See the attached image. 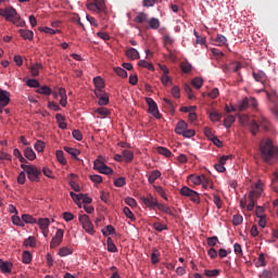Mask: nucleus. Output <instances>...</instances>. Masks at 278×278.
I'll return each mask as SVG.
<instances>
[{"mask_svg": "<svg viewBox=\"0 0 278 278\" xmlns=\"http://www.w3.org/2000/svg\"><path fill=\"white\" fill-rule=\"evenodd\" d=\"M26 85L29 87V88H40V83L36 79H28L26 81Z\"/></svg>", "mask_w": 278, "mask_h": 278, "instance_id": "6e6d98bb", "label": "nucleus"}, {"mask_svg": "<svg viewBox=\"0 0 278 278\" xmlns=\"http://www.w3.org/2000/svg\"><path fill=\"white\" fill-rule=\"evenodd\" d=\"M144 21H147V14L146 13H139L136 17H135V23H144Z\"/></svg>", "mask_w": 278, "mask_h": 278, "instance_id": "4d7b16f0", "label": "nucleus"}, {"mask_svg": "<svg viewBox=\"0 0 278 278\" xmlns=\"http://www.w3.org/2000/svg\"><path fill=\"white\" fill-rule=\"evenodd\" d=\"M157 153L160 155H164L165 157H170L173 155V152H170V150H168L164 147H159L157 148Z\"/></svg>", "mask_w": 278, "mask_h": 278, "instance_id": "72a5a7b5", "label": "nucleus"}, {"mask_svg": "<svg viewBox=\"0 0 278 278\" xmlns=\"http://www.w3.org/2000/svg\"><path fill=\"white\" fill-rule=\"evenodd\" d=\"M0 103H2V105L10 104V91L0 88Z\"/></svg>", "mask_w": 278, "mask_h": 278, "instance_id": "ddd939ff", "label": "nucleus"}, {"mask_svg": "<svg viewBox=\"0 0 278 278\" xmlns=\"http://www.w3.org/2000/svg\"><path fill=\"white\" fill-rule=\"evenodd\" d=\"M50 224L51 222L49 220V218H39L38 220L40 229H49Z\"/></svg>", "mask_w": 278, "mask_h": 278, "instance_id": "2f4dec72", "label": "nucleus"}, {"mask_svg": "<svg viewBox=\"0 0 278 278\" xmlns=\"http://www.w3.org/2000/svg\"><path fill=\"white\" fill-rule=\"evenodd\" d=\"M126 184H127V181L125 180V177H119L114 180V186L116 188H123V186H125Z\"/></svg>", "mask_w": 278, "mask_h": 278, "instance_id": "8fccbe9b", "label": "nucleus"}, {"mask_svg": "<svg viewBox=\"0 0 278 278\" xmlns=\"http://www.w3.org/2000/svg\"><path fill=\"white\" fill-rule=\"evenodd\" d=\"M18 34L24 38V40H34V31L29 29H20Z\"/></svg>", "mask_w": 278, "mask_h": 278, "instance_id": "f3484780", "label": "nucleus"}, {"mask_svg": "<svg viewBox=\"0 0 278 278\" xmlns=\"http://www.w3.org/2000/svg\"><path fill=\"white\" fill-rule=\"evenodd\" d=\"M208 116L213 123H218L223 118V115L217 111H212Z\"/></svg>", "mask_w": 278, "mask_h": 278, "instance_id": "c85d7f7f", "label": "nucleus"}, {"mask_svg": "<svg viewBox=\"0 0 278 278\" xmlns=\"http://www.w3.org/2000/svg\"><path fill=\"white\" fill-rule=\"evenodd\" d=\"M22 260L24 264H31V253L29 251L23 252Z\"/></svg>", "mask_w": 278, "mask_h": 278, "instance_id": "ea45409f", "label": "nucleus"}, {"mask_svg": "<svg viewBox=\"0 0 278 278\" xmlns=\"http://www.w3.org/2000/svg\"><path fill=\"white\" fill-rule=\"evenodd\" d=\"M98 103L99 105H108V103H110V97H108V93L100 97Z\"/></svg>", "mask_w": 278, "mask_h": 278, "instance_id": "603ef678", "label": "nucleus"}, {"mask_svg": "<svg viewBox=\"0 0 278 278\" xmlns=\"http://www.w3.org/2000/svg\"><path fill=\"white\" fill-rule=\"evenodd\" d=\"M188 129V124L185 121L178 122L175 132L178 134V136H182L184 132Z\"/></svg>", "mask_w": 278, "mask_h": 278, "instance_id": "4468645a", "label": "nucleus"}, {"mask_svg": "<svg viewBox=\"0 0 278 278\" xmlns=\"http://www.w3.org/2000/svg\"><path fill=\"white\" fill-rule=\"evenodd\" d=\"M93 84L96 86V89H103L105 88V83L103 81V78L101 76H97L93 78Z\"/></svg>", "mask_w": 278, "mask_h": 278, "instance_id": "bb28decb", "label": "nucleus"}, {"mask_svg": "<svg viewBox=\"0 0 278 278\" xmlns=\"http://www.w3.org/2000/svg\"><path fill=\"white\" fill-rule=\"evenodd\" d=\"M64 151H66V153H68V155H71L73 160H79V157L77 156H79L81 152L78 149L65 147Z\"/></svg>", "mask_w": 278, "mask_h": 278, "instance_id": "dca6fc26", "label": "nucleus"}, {"mask_svg": "<svg viewBox=\"0 0 278 278\" xmlns=\"http://www.w3.org/2000/svg\"><path fill=\"white\" fill-rule=\"evenodd\" d=\"M142 203L147 205V207H151V210H155L160 202H157V199L154 198L153 195L149 194L148 197H142L141 198Z\"/></svg>", "mask_w": 278, "mask_h": 278, "instance_id": "9d476101", "label": "nucleus"}, {"mask_svg": "<svg viewBox=\"0 0 278 278\" xmlns=\"http://www.w3.org/2000/svg\"><path fill=\"white\" fill-rule=\"evenodd\" d=\"M258 123L262 129H264V131H268V129H270V122H268L266 117L264 116L258 117Z\"/></svg>", "mask_w": 278, "mask_h": 278, "instance_id": "412c9836", "label": "nucleus"}, {"mask_svg": "<svg viewBox=\"0 0 278 278\" xmlns=\"http://www.w3.org/2000/svg\"><path fill=\"white\" fill-rule=\"evenodd\" d=\"M24 155L26 160H29L30 162H34L36 160V152H34V149L31 148H26L24 150Z\"/></svg>", "mask_w": 278, "mask_h": 278, "instance_id": "6ab92c4d", "label": "nucleus"}, {"mask_svg": "<svg viewBox=\"0 0 278 278\" xmlns=\"http://www.w3.org/2000/svg\"><path fill=\"white\" fill-rule=\"evenodd\" d=\"M21 168L27 173V177L29 181H38L39 176H40V170L34 165H26V164H21Z\"/></svg>", "mask_w": 278, "mask_h": 278, "instance_id": "39448f33", "label": "nucleus"}, {"mask_svg": "<svg viewBox=\"0 0 278 278\" xmlns=\"http://www.w3.org/2000/svg\"><path fill=\"white\" fill-rule=\"evenodd\" d=\"M114 73H116L118 77H123L124 79L127 77V71L122 67H114Z\"/></svg>", "mask_w": 278, "mask_h": 278, "instance_id": "09e8293b", "label": "nucleus"}, {"mask_svg": "<svg viewBox=\"0 0 278 278\" xmlns=\"http://www.w3.org/2000/svg\"><path fill=\"white\" fill-rule=\"evenodd\" d=\"M105 165V163L104 162H102L101 160H96L94 162H93V168H94V170H98V173L102 169V167Z\"/></svg>", "mask_w": 278, "mask_h": 278, "instance_id": "5fc2aeb1", "label": "nucleus"}, {"mask_svg": "<svg viewBox=\"0 0 278 278\" xmlns=\"http://www.w3.org/2000/svg\"><path fill=\"white\" fill-rule=\"evenodd\" d=\"M179 192L181 197H187L188 199H190V201H192V203H195L197 205L201 203V197H199V192L190 189V187L185 186L180 189Z\"/></svg>", "mask_w": 278, "mask_h": 278, "instance_id": "20e7f679", "label": "nucleus"}, {"mask_svg": "<svg viewBox=\"0 0 278 278\" xmlns=\"http://www.w3.org/2000/svg\"><path fill=\"white\" fill-rule=\"evenodd\" d=\"M206 240H207L208 247H216V244H218V237H216V236L208 237Z\"/></svg>", "mask_w": 278, "mask_h": 278, "instance_id": "13d9d810", "label": "nucleus"}, {"mask_svg": "<svg viewBox=\"0 0 278 278\" xmlns=\"http://www.w3.org/2000/svg\"><path fill=\"white\" fill-rule=\"evenodd\" d=\"M45 147H47V144L42 140H37L35 143V151L42 153L45 151Z\"/></svg>", "mask_w": 278, "mask_h": 278, "instance_id": "f704fd0d", "label": "nucleus"}, {"mask_svg": "<svg viewBox=\"0 0 278 278\" xmlns=\"http://www.w3.org/2000/svg\"><path fill=\"white\" fill-rule=\"evenodd\" d=\"M156 207L160 212H163L164 214H168L169 216H175V213L173 212V210H170V206L159 203Z\"/></svg>", "mask_w": 278, "mask_h": 278, "instance_id": "a211bd4d", "label": "nucleus"}, {"mask_svg": "<svg viewBox=\"0 0 278 278\" xmlns=\"http://www.w3.org/2000/svg\"><path fill=\"white\" fill-rule=\"evenodd\" d=\"M22 220H23V223H27L29 225L36 224V218H34V216H31L29 214H23Z\"/></svg>", "mask_w": 278, "mask_h": 278, "instance_id": "c756f323", "label": "nucleus"}, {"mask_svg": "<svg viewBox=\"0 0 278 278\" xmlns=\"http://www.w3.org/2000/svg\"><path fill=\"white\" fill-rule=\"evenodd\" d=\"M40 68H42V64L40 63H36L30 67L33 77H38V75H40Z\"/></svg>", "mask_w": 278, "mask_h": 278, "instance_id": "393cba45", "label": "nucleus"}, {"mask_svg": "<svg viewBox=\"0 0 278 278\" xmlns=\"http://www.w3.org/2000/svg\"><path fill=\"white\" fill-rule=\"evenodd\" d=\"M36 92H38V94H46L47 97H49V94H51L52 90H51V88H49L47 86H42L39 89H37Z\"/></svg>", "mask_w": 278, "mask_h": 278, "instance_id": "4c0bfd02", "label": "nucleus"}, {"mask_svg": "<svg viewBox=\"0 0 278 278\" xmlns=\"http://www.w3.org/2000/svg\"><path fill=\"white\" fill-rule=\"evenodd\" d=\"M123 212H124L125 216L128 217L130 220H136V216L134 215V213L131 212V210L129 207L125 206Z\"/></svg>", "mask_w": 278, "mask_h": 278, "instance_id": "3c124183", "label": "nucleus"}, {"mask_svg": "<svg viewBox=\"0 0 278 278\" xmlns=\"http://www.w3.org/2000/svg\"><path fill=\"white\" fill-rule=\"evenodd\" d=\"M261 278H273V271L268 269H264L260 275Z\"/></svg>", "mask_w": 278, "mask_h": 278, "instance_id": "774afa93", "label": "nucleus"}, {"mask_svg": "<svg viewBox=\"0 0 278 278\" xmlns=\"http://www.w3.org/2000/svg\"><path fill=\"white\" fill-rule=\"evenodd\" d=\"M78 220L83 226V229H85L87 233H90V236H94V226L90 220V216H88L87 214L79 215Z\"/></svg>", "mask_w": 278, "mask_h": 278, "instance_id": "423d86ee", "label": "nucleus"}, {"mask_svg": "<svg viewBox=\"0 0 278 278\" xmlns=\"http://www.w3.org/2000/svg\"><path fill=\"white\" fill-rule=\"evenodd\" d=\"M160 177H162V173L160 170H154L149 175L148 181L149 184H155V180L160 179Z\"/></svg>", "mask_w": 278, "mask_h": 278, "instance_id": "5701e85b", "label": "nucleus"}, {"mask_svg": "<svg viewBox=\"0 0 278 278\" xmlns=\"http://www.w3.org/2000/svg\"><path fill=\"white\" fill-rule=\"evenodd\" d=\"M189 179L190 181H192V184H194V186H201V184H205V181H207V177L205 175H200V176L191 175Z\"/></svg>", "mask_w": 278, "mask_h": 278, "instance_id": "f8f14e48", "label": "nucleus"}, {"mask_svg": "<svg viewBox=\"0 0 278 278\" xmlns=\"http://www.w3.org/2000/svg\"><path fill=\"white\" fill-rule=\"evenodd\" d=\"M249 125L252 136H257V131H260V124H257L255 119H252Z\"/></svg>", "mask_w": 278, "mask_h": 278, "instance_id": "b1692460", "label": "nucleus"}, {"mask_svg": "<svg viewBox=\"0 0 278 278\" xmlns=\"http://www.w3.org/2000/svg\"><path fill=\"white\" fill-rule=\"evenodd\" d=\"M163 101L168 106L169 112H175V104L168 98H164Z\"/></svg>", "mask_w": 278, "mask_h": 278, "instance_id": "69168bd1", "label": "nucleus"}, {"mask_svg": "<svg viewBox=\"0 0 278 278\" xmlns=\"http://www.w3.org/2000/svg\"><path fill=\"white\" fill-rule=\"evenodd\" d=\"M242 220H244V218L242 217V215H233L232 217V225H235V227H238V225H242Z\"/></svg>", "mask_w": 278, "mask_h": 278, "instance_id": "c03bdc74", "label": "nucleus"}, {"mask_svg": "<svg viewBox=\"0 0 278 278\" xmlns=\"http://www.w3.org/2000/svg\"><path fill=\"white\" fill-rule=\"evenodd\" d=\"M191 84L193 88H197L199 90V88L203 87V78L195 77L191 80Z\"/></svg>", "mask_w": 278, "mask_h": 278, "instance_id": "473e14b6", "label": "nucleus"}, {"mask_svg": "<svg viewBox=\"0 0 278 278\" xmlns=\"http://www.w3.org/2000/svg\"><path fill=\"white\" fill-rule=\"evenodd\" d=\"M94 3L100 12H105V0H96Z\"/></svg>", "mask_w": 278, "mask_h": 278, "instance_id": "864d4df0", "label": "nucleus"}, {"mask_svg": "<svg viewBox=\"0 0 278 278\" xmlns=\"http://www.w3.org/2000/svg\"><path fill=\"white\" fill-rule=\"evenodd\" d=\"M96 114H99L100 116H103V118H105V116L110 114V111H108V109L105 108H99L96 110Z\"/></svg>", "mask_w": 278, "mask_h": 278, "instance_id": "e2e57ef3", "label": "nucleus"}, {"mask_svg": "<svg viewBox=\"0 0 278 278\" xmlns=\"http://www.w3.org/2000/svg\"><path fill=\"white\" fill-rule=\"evenodd\" d=\"M123 157H125L126 162H131V160H134V152L129 151V150H124L122 152Z\"/></svg>", "mask_w": 278, "mask_h": 278, "instance_id": "37998d69", "label": "nucleus"}, {"mask_svg": "<svg viewBox=\"0 0 278 278\" xmlns=\"http://www.w3.org/2000/svg\"><path fill=\"white\" fill-rule=\"evenodd\" d=\"M262 266H266V258H265V256H264V253H261V254L258 255L257 261H256V267L260 268V267H262Z\"/></svg>", "mask_w": 278, "mask_h": 278, "instance_id": "79ce46f5", "label": "nucleus"}, {"mask_svg": "<svg viewBox=\"0 0 278 278\" xmlns=\"http://www.w3.org/2000/svg\"><path fill=\"white\" fill-rule=\"evenodd\" d=\"M138 64H139V66H142V68H148V71H155V68L153 67V64H151L144 60H140Z\"/></svg>", "mask_w": 278, "mask_h": 278, "instance_id": "a19ab883", "label": "nucleus"}, {"mask_svg": "<svg viewBox=\"0 0 278 278\" xmlns=\"http://www.w3.org/2000/svg\"><path fill=\"white\" fill-rule=\"evenodd\" d=\"M153 227L156 231H165L166 229H168V226L163 225V224L157 223V222L153 224Z\"/></svg>", "mask_w": 278, "mask_h": 278, "instance_id": "bf43d9fd", "label": "nucleus"}, {"mask_svg": "<svg viewBox=\"0 0 278 278\" xmlns=\"http://www.w3.org/2000/svg\"><path fill=\"white\" fill-rule=\"evenodd\" d=\"M150 29H160V20L152 17L148 21Z\"/></svg>", "mask_w": 278, "mask_h": 278, "instance_id": "cd10ccee", "label": "nucleus"}, {"mask_svg": "<svg viewBox=\"0 0 278 278\" xmlns=\"http://www.w3.org/2000/svg\"><path fill=\"white\" fill-rule=\"evenodd\" d=\"M106 244H108V252L109 253H117L118 252V248H116V244L114 243L112 238L109 237L106 239Z\"/></svg>", "mask_w": 278, "mask_h": 278, "instance_id": "aec40b11", "label": "nucleus"}, {"mask_svg": "<svg viewBox=\"0 0 278 278\" xmlns=\"http://www.w3.org/2000/svg\"><path fill=\"white\" fill-rule=\"evenodd\" d=\"M204 275H206V277H218L220 275V270L219 269H205Z\"/></svg>", "mask_w": 278, "mask_h": 278, "instance_id": "e433bc0d", "label": "nucleus"}, {"mask_svg": "<svg viewBox=\"0 0 278 278\" xmlns=\"http://www.w3.org/2000/svg\"><path fill=\"white\" fill-rule=\"evenodd\" d=\"M215 42H217L219 47H222V45H227V37H225L224 35H217L215 38Z\"/></svg>", "mask_w": 278, "mask_h": 278, "instance_id": "a18cd8bd", "label": "nucleus"}, {"mask_svg": "<svg viewBox=\"0 0 278 278\" xmlns=\"http://www.w3.org/2000/svg\"><path fill=\"white\" fill-rule=\"evenodd\" d=\"M62 240H64V230L58 229L50 242V247L52 249H56V247H60V244H62Z\"/></svg>", "mask_w": 278, "mask_h": 278, "instance_id": "0eeeda50", "label": "nucleus"}, {"mask_svg": "<svg viewBox=\"0 0 278 278\" xmlns=\"http://www.w3.org/2000/svg\"><path fill=\"white\" fill-rule=\"evenodd\" d=\"M180 68L182 71V73L188 74L192 71V64H190L189 62H181Z\"/></svg>", "mask_w": 278, "mask_h": 278, "instance_id": "c9c22d12", "label": "nucleus"}, {"mask_svg": "<svg viewBox=\"0 0 278 278\" xmlns=\"http://www.w3.org/2000/svg\"><path fill=\"white\" fill-rule=\"evenodd\" d=\"M146 101L149 105L150 114H152L154 118H160V110L157 109V103H155L152 98H147Z\"/></svg>", "mask_w": 278, "mask_h": 278, "instance_id": "1a4fd4ad", "label": "nucleus"}, {"mask_svg": "<svg viewBox=\"0 0 278 278\" xmlns=\"http://www.w3.org/2000/svg\"><path fill=\"white\" fill-rule=\"evenodd\" d=\"M235 123H236V116H233V115H228L224 119V125H225L226 129H229V127H231Z\"/></svg>", "mask_w": 278, "mask_h": 278, "instance_id": "a878e982", "label": "nucleus"}, {"mask_svg": "<svg viewBox=\"0 0 278 278\" xmlns=\"http://www.w3.org/2000/svg\"><path fill=\"white\" fill-rule=\"evenodd\" d=\"M24 245L25 247H36V238L35 237H28L27 239H25L24 241Z\"/></svg>", "mask_w": 278, "mask_h": 278, "instance_id": "49530a36", "label": "nucleus"}, {"mask_svg": "<svg viewBox=\"0 0 278 278\" xmlns=\"http://www.w3.org/2000/svg\"><path fill=\"white\" fill-rule=\"evenodd\" d=\"M163 101L168 106L169 112H175V104L168 98H164Z\"/></svg>", "mask_w": 278, "mask_h": 278, "instance_id": "0e129e2a", "label": "nucleus"}, {"mask_svg": "<svg viewBox=\"0 0 278 278\" xmlns=\"http://www.w3.org/2000/svg\"><path fill=\"white\" fill-rule=\"evenodd\" d=\"M126 56L129 58V60H139L140 52H138V50H136V48H129L126 51Z\"/></svg>", "mask_w": 278, "mask_h": 278, "instance_id": "2eb2a0df", "label": "nucleus"}, {"mask_svg": "<svg viewBox=\"0 0 278 278\" xmlns=\"http://www.w3.org/2000/svg\"><path fill=\"white\" fill-rule=\"evenodd\" d=\"M0 270H2V273H12V264L0 258Z\"/></svg>", "mask_w": 278, "mask_h": 278, "instance_id": "4be33fe9", "label": "nucleus"}, {"mask_svg": "<svg viewBox=\"0 0 278 278\" xmlns=\"http://www.w3.org/2000/svg\"><path fill=\"white\" fill-rule=\"evenodd\" d=\"M60 257H66V255H73V250L66 247H63L59 250Z\"/></svg>", "mask_w": 278, "mask_h": 278, "instance_id": "7c9ffc66", "label": "nucleus"}, {"mask_svg": "<svg viewBox=\"0 0 278 278\" xmlns=\"http://www.w3.org/2000/svg\"><path fill=\"white\" fill-rule=\"evenodd\" d=\"M55 155H56V160H58V162H60V164H66V159L64 157V151H62V150H58L56 152H55Z\"/></svg>", "mask_w": 278, "mask_h": 278, "instance_id": "58836bf2", "label": "nucleus"}, {"mask_svg": "<svg viewBox=\"0 0 278 278\" xmlns=\"http://www.w3.org/2000/svg\"><path fill=\"white\" fill-rule=\"evenodd\" d=\"M252 76L255 81H260L261 84H263V86H266V81H268V76H266V73H264V71L253 72Z\"/></svg>", "mask_w": 278, "mask_h": 278, "instance_id": "9b49d317", "label": "nucleus"}, {"mask_svg": "<svg viewBox=\"0 0 278 278\" xmlns=\"http://www.w3.org/2000/svg\"><path fill=\"white\" fill-rule=\"evenodd\" d=\"M262 192H264V187L262 185V181L258 180L255 185L254 188L250 191L249 197H252V199H260L262 197Z\"/></svg>", "mask_w": 278, "mask_h": 278, "instance_id": "6e6552de", "label": "nucleus"}, {"mask_svg": "<svg viewBox=\"0 0 278 278\" xmlns=\"http://www.w3.org/2000/svg\"><path fill=\"white\" fill-rule=\"evenodd\" d=\"M12 223H13V225H17L18 227H23L25 225L23 223V219H21V217H18V215H14L12 217Z\"/></svg>", "mask_w": 278, "mask_h": 278, "instance_id": "680f3d73", "label": "nucleus"}, {"mask_svg": "<svg viewBox=\"0 0 278 278\" xmlns=\"http://www.w3.org/2000/svg\"><path fill=\"white\" fill-rule=\"evenodd\" d=\"M250 105L251 108H253V110H257V106H258L257 99H255L254 97L243 98V100L238 102L237 110L239 112H247Z\"/></svg>", "mask_w": 278, "mask_h": 278, "instance_id": "7ed1b4c3", "label": "nucleus"}, {"mask_svg": "<svg viewBox=\"0 0 278 278\" xmlns=\"http://www.w3.org/2000/svg\"><path fill=\"white\" fill-rule=\"evenodd\" d=\"M261 157L266 164H273V160H278V148L273 144V140L267 139L261 142Z\"/></svg>", "mask_w": 278, "mask_h": 278, "instance_id": "f257e3e1", "label": "nucleus"}, {"mask_svg": "<svg viewBox=\"0 0 278 278\" xmlns=\"http://www.w3.org/2000/svg\"><path fill=\"white\" fill-rule=\"evenodd\" d=\"M0 16H3L5 21H10L14 25H17V27L25 26V22L21 21V17H18L14 8L0 9Z\"/></svg>", "mask_w": 278, "mask_h": 278, "instance_id": "f03ea898", "label": "nucleus"}, {"mask_svg": "<svg viewBox=\"0 0 278 278\" xmlns=\"http://www.w3.org/2000/svg\"><path fill=\"white\" fill-rule=\"evenodd\" d=\"M114 226L108 225L104 230H102L103 236H112V233H115Z\"/></svg>", "mask_w": 278, "mask_h": 278, "instance_id": "de8ad7c7", "label": "nucleus"}, {"mask_svg": "<svg viewBox=\"0 0 278 278\" xmlns=\"http://www.w3.org/2000/svg\"><path fill=\"white\" fill-rule=\"evenodd\" d=\"M197 132L194 131V129H186L182 132L184 138H192Z\"/></svg>", "mask_w": 278, "mask_h": 278, "instance_id": "338daca9", "label": "nucleus"}, {"mask_svg": "<svg viewBox=\"0 0 278 278\" xmlns=\"http://www.w3.org/2000/svg\"><path fill=\"white\" fill-rule=\"evenodd\" d=\"M102 175H112V173H114V170L104 164V166L100 169V172Z\"/></svg>", "mask_w": 278, "mask_h": 278, "instance_id": "052dcab7", "label": "nucleus"}]
</instances>
